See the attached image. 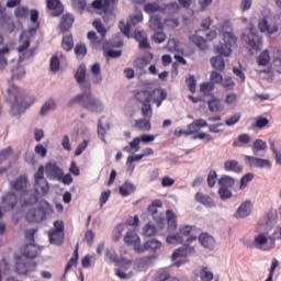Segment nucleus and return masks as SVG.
<instances>
[{
  "mask_svg": "<svg viewBox=\"0 0 281 281\" xmlns=\"http://www.w3.org/2000/svg\"><path fill=\"white\" fill-rule=\"evenodd\" d=\"M227 30H231V32H234V24H232V21L229 19H225L220 27H218V32L220 34H225V32H229Z\"/></svg>",
  "mask_w": 281,
  "mask_h": 281,
  "instance_id": "nucleus-56",
  "label": "nucleus"
},
{
  "mask_svg": "<svg viewBox=\"0 0 281 281\" xmlns=\"http://www.w3.org/2000/svg\"><path fill=\"white\" fill-rule=\"evenodd\" d=\"M186 83L190 93H196V77L194 75H189V77L186 79Z\"/></svg>",
  "mask_w": 281,
  "mask_h": 281,
  "instance_id": "nucleus-54",
  "label": "nucleus"
},
{
  "mask_svg": "<svg viewBox=\"0 0 281 281\" xmlns=\"http://www.w3.org/2000/svg\"><path fill=\"white\" fill-rule=\"evenodd\" d=\"M140 111H142V115L144 117H147V120H151V117H153V105H150V102L143 103V105L140 108Z\"/></svg>",
  "mask_w": 281,
  "mask_h": 281,
  "instance_id": "nucleus-58",
  "label": "nucleus"
},
{
  "mask_svg": "<svg viewBox=\"0 0 281 281\" xmlns=\"http://www.w3.org/2000/svg\"><path fill=\"white\" fill-rule=\"evenodd\" d=\"M119 192L121 196H131L135 192V184L130 180H126L123 186L120 187Z\"/></svg>",
  "mask_w": 281,
  "mask_h": 281,
  "instance_id": "nucleus-37",
  "label": "nucleus"
},
{
  "mask_svg": "<svg viewBox=\"0 0 281 281\" xmlns=\"http://www.w3.org/2000/svg\"><path fill=\"white\" fill-rule=\"evenodd\" d=\"M49 111H56V100H54V99H48L43 104V106L40 111V115H42V117H45V115H47V113H49Z\"/></svg>",
  "mask_w": 281,
  "mask_h": 281,
  "instance_id": "nucleus-40",
  "label": "nucleus"
},
{
  "mask_svg": "<svg viewBox=\"0 0 281 281\" xmlns=\"http://www.w3.org/2000/svg\"><path fill=\"white\" fill-rule=\"evenodd\" d=\"M269 63H271V55L269 53V49L266 48L257 57V65L259 67H267V65H269Z\"/></svg>",
  "mask_w": 281,
  "mask_h": 281,
  "instance_id": "nucleus-38",
  "label": "nucleus"
},
{
  "mask_svg": "<svg viewBox=\"0 0 281 281\" xmlns=\"http://www.w3.org/2000/svg\"><path fill=\"white\" fill-rule=\"evenodd\" d=\"M251 144V135L247 133L239 134L238 137L233 142L234 148H243V146Z\"/></svg>",
  "mask_w": 281,
  "mask_h": 281,
  "instance_id": "nucleus-32",
  "label": "nucleus"
},
{
  "mask_svg": "<svg viewBox=\"0 0 281 281\" xmlns=\"http://www.w3.org/2000/svg\"><path fill=\"white\" fill-rule=\"evenodd\" d=\"M40 252L41 248L34 243L26 244L21 248L22 256H24V258H30V260H34Z\"/></svg>",
  "mask_w": 281,
  "mask_h": 281,
  "instance_id": "nucleus-19",
  "label": "nucleus"
},
{
  "mask_svg": "<svg viewBox=\"0 0 281 281\" xmlns=\"http://www.w3.org/2000/svg\"><path fill=\"white\" fill-rule=\"evenodd\" d=\"M194 201L200 203V205H204V207H216V202L210 196L201 191H198L194 195Z\"/></svg>",
  "mask_w": 281,
  "mask_h": 281,
  "instance_id": "nucleus-21",
  "label": "nucleus"
},
{
  "mask_svg": "<svg viewBox=\"0 0 281 281\" xmlns=\"http://www.w3.org/2000/svg\"><path fill=\"white\" fill-rule=\"evenodd\" d=\"M46 177L50 179V181H58L61 179L63 175H65V171H63V168L58 166L56 162H47L45 167Z\"/></svg>",
  "mask_w": 281,
  "mask_h": 281,
  "instance_id": "nucleus-15",
  "label": "nucleus"
},
{
  "mask_svg": "<svg viewBox=\"0 0 281 281\" xmlns=\"http://www.w3.org/2000/svg\"><path fill=\"white\" fill-rule=\"evenodd\" d=\"M190 41H192L200 52H205L207 49V40L203 36L194 34L193 36H190Z\"/></svg>",
  "mask_w": 281,
  "mask_h": 281,
  "instance_id": "nucleus-35",
  "label": "nucleus"
},
{
  "mask_svg": "<svg viewBox=\"0 0 281 281\" xmlns=\"http://www.w3.org/2000/svg\"><path fill=\"white\" fill-rule=\"evenodd\" d=\"M149 26L154 32H157V30H162L164 29V23H161V16L159 15H154L149 20Z\"/></svg>",
  "mask_w": 281,
  "mask_h": 281,
  "instance_id": "nucleus-48",
  "label": "nucleus"
},
{
  "mask_svg": "<svg viewBox=\"0 0 281 281\" xmlns=\"http://www.w3.org/2000/svg\"><path fill=\"white\" fill-rule=\"evenodd\" d=\"M50 245H63L65 243V233L58 231H52L48 234Z\"/></svg>",
  "mask_w": 281,
  "mask_h": 281,
  "instance_id": "nucleus-34",
  "label": "nucleus"
},
{
  "mask_svg": "<svg viewBox=\"0 0 281 281\" xmlns=\"http://www.w3.org/2000/svg\"><path fill=\"white\" fill-rule=\"evenodd\" d=\"M0 26L8 34H12V32H14V29H15L12 18H10L8 14H2L0 16Z\"/></svg>",
  "mask_w": 281,
  "mask_h": 281,
  "instance_id": "nucleus-28",
  "label": "nucleus"
},
{
  "mask_svg": "<svg viewBox=\"0 0 281 281\" xmlns=\"http://www.w3.org/2000/svg\"><path fill=\"white\" fill-rule=\"evenodd\" d=\"M148 249H151V251H156V249H161V241L157 239L147 240L144 246H140V248H136V251L138 254H144V251H148Z\"/></svg>",
  "mask_w": 281,
  "mask_h": 281,
  "instance_id": "nucleus-29",
  "label": "nucleus"
},
{
  "mask_svg": "<svg viewBox=\"0 0 281 281\" xmlns=\"http://www.w3.org/2000/svg\"><path fill=\"white\" fill-rule=\"evenodd\" d=\"M36 262L30 259H19L15 262V273H19V276H25L26 273H32V271H36Z\"/></svg>",
  "mask_w": 281,
  "mask_h": 281,
  "instance_id": "nucleus-14",
  "label": "nucleus"
},
{
  "mask_svg": "<svg viewBox=\"0 0 281 281\" xmlns=\"http://www.w3.org/2000/svg\"><path fill=\"white\" fill-rule=\"evenodd\" d=\"M225 172H235V175H240L243 172V166L238 162V160H226L224 162Z\"/></svg>",
  "mask_w": 281,
  "mask_h": 281,
  "instance_id": "nucleus-27",
  "label": "nucleus"
},
{
  "mask_svg": "<svg viewBox=\"0 0 281 281\" xmlns=\"http://www.w3.org/2000/svg\"><path fill=\"white\" fill-rule=\"evenodd\" d=\"M151 262H153V259L150 257H143L137 260L136 265L140 269V271H146V269L150 267Z\"/></svg>",
  "mask_w": 281,
  "mask_h": 281,
  "instance_id": "nucleus-57",
  "label": "nucleus"
},
{
  "mask_svg": "<svg viewBox=\"0 0 281 281\" xmlns=\"http://www.w3.org/2000/svg\"><path fill=\"white\" fill-rule=\"evenodd\" d=\"M37 209H30L26 212L25 220L29 223H43L47 218V211L49 210V202L41 200Z\"/></svg>",
  "mask_w": 281,
  "mask_h": 281,
  "instance_id": "nucleus-6",
  "label": "nucleus"
},
{
  "mask_svg": "<svg viewBox=\"0 0 281 281\" xmlns=\"http://www.w3.org/2000/svg\"><path fill=\"white\" fill-rule=\"evenodd\" d=\"M125 229L126 225H124V223L116 225L112 235V240H114V243H119V240L122 239V234H124Z\"/></svg>",
  "mask_w": 281,
  "mask_h": 281,
  "instance_id": "nucleus-47",
  "label": "nucleus"
},
{
  "mask_svg": "<svg viewBox=\"0 0 281 281\" xmlns=\"http://www.w3.org/2000/svg\"><path fill=\"white\" fill-rule=\"evenodd\" d=\"M269 20L267 19V16H262L261 19H259L258 22V27L259 31L261 32V34H267V32H269Z\"/></svg>",
  "mask_w": 281,
  "mask_h": 281,
  "instance_id": "nucleus-60",
  "label": "nucleus"
},
{
  "mask_svg": "<svg viewBox=\"0 0 281 281\" xmlns=\"http://www.w3.org/2000/svg\"><path fill=\"white\" fill-rule=\"evenodd\" d=\"M105 260H110V262H120V259H117V252L115 251V248H108L105 250Z\"/></svg>",
  "mask_w": 281,
  "mask_h": 281,
  "instance_id": "nucleus-59",
  "label": "nucleus"
},
{
  "mask_svg": "<svg viewBox=\"0 0 281 281\" xmlns=\"http://www.w3.org/2000/svg\"><path fill=\"white\" fill-rule=\"evenodd\" d=\"M12 190L20 192L21 194L27 192V177L20 176L15 180L10 182Z\"/></svg>",
  "mask_w": 281,
  "mask_h": 281,
  "instance_id": "nucleus-23",
  "label": "nucleus"
},
{
  "mask_svg": "<svg viewBox=\"0 0 281 281\" xmlns=\"http://www.w3.org/2000/svg\"><path fill=\"white\" fill-rule=\"evenodd\" d=\"M261 150H267V142L257 138L255 139L252 145V153L254 155H258V153H260Z\"/></svg>",
  "mask_w": 281,
  "mask_h": 281,
  "instance_id": "nucleus-51",
  "label": "nucleus"
},
{
  "mask_svg": "<svg viewBox=\"0 0 281 281\" xmlns=\"http://www.w3.org/2000/svg\"><path fill=\"white\" fill-rule=\"evenodd\" d=\"M74 21H76V18H74V14L71 13L64 14L59 23L60 32H69V30L74 27Z\"/></svg>",
  "mask_w": 281,
  "mask_h": 281,
  "instance_id": "nucleus-24",
  "label": "nucleus"
},
{
  "mask_svg": "<svg viewBox=\"0 0 281 281\" xmlns=\"http://www.w3.org/2000/svg\"><path fill=\"white\" fill-rule=\"evenodd\" d=\"M192 254H196V249L194 247H188V245H183L182 247L177 248V268L182 267V265H188L190 262L189 256H192Z\"/></svg>",
  "mask_w": 281,
  "mask_h": 281,
  "instance_id": "nucleus-12",
  "label": "nucleus"
},
{
  "mask_svg": "<svg viewBox=\"0 0 281 281\" xmlns=\"http://www.w3.org/2000/svg\"><path fill=\"white\" fill-rule=\"evenodd\" d=\"M278 223V213L269 212L267 214L266 218V228H267V234L276 227V224Z\"/></svg>",
  "mask_w": 281,
  "mask_h": 281,
  "instance_id": "nucleus-41",
  "label": "nucleus"
},
{
  "mask_svg": "<svg viewBox=\"0 0 281 281\" xmlns=\"http://www.w3.org/2000/svg\"><path fill=\"white\" fill-rule=\"evenodd\" d=\"M35 177V188H38L42 194H49V182L45 180V167L42 165L38 167Z\"/></svg>",
  "mask_w": 281,
  "mask_h": 281,
  "instance_id": "nucleus-13",
  "label": "nucleus"
},
{
  "mask_svg": "<svg viewBox=\"0 0 281 281\" xmlns=\"http://www.w3.org/2000/svg\"><path fill=\"white\" fill-rule=\"evenodd\" d=\"M124 243L125 245H128V247L133 246L135 251H137V249H142V240L135 231H128L125 234Z\"/></svg>",
  "mask_w": 281,
  "mask_h": 281,
  "instance_id": "nucleus-18",
  "label": "nucleus"
},
{
  "mask_svg": "<svg viewBox=\"0 0 281 281\" xmlns=\"http://www.w3.org/2000/svg\"><path fill=\"white\" fill-rule=\"evenodd\" d=\"M217 194H218L221 201H229V199H232L234 196V192H232L227 188H221V187L217 190Z\"/></svg>",
  "mask_w": 281,
  "mask_h": 281,
  "instance_id": "nucleus-52",
  "label": "nucleus"
},
{
  "mask_svg": "<svg viewBox=\"0 0 281 281\" xmlns=\"http://www.w3.org/2000/svg\"><path fill=\"white\" fill-rule=\"evenodd\" d=\"M200 276H201L202 281H212V280H214V272L209 271L207 267L202 268V270L200 272Z\"/></svg>",
  "mask_w": 281,
  "mask_h": 281,
  "instance_id": "nucleus-63",
  "label": "nucleus"
},
{
  "mask_svg": "<svg viewBox=\"0 0 281 281\" xmlns=\"http://www.w3.org/2000/svg\"><path fill=\"white\" fill-rule=\"evenodd\" d=\"M268 234L269 233H259L257 236H255L252 245L256 249L265 251V247H267L266 245H269V238L267 237Z\"/></svg>",
  "mask_w": 281,
  "mask_h": 281,
  "instance_id": "nucleus-26",
  "label": "nucleus"
},
{
  "mask_svg": "<svg viewBox=\"0 0 281 281\" xmlns=\"http://www.w3.org/2000/svg\"><path fill=\"white\" fill-rule=\"evenodd\" d=\"M214 83H211V81L203 82L200 85V93H203V95L205 97L211 95V100L207 101L209 111L211 113H220L221 111H223V109H225V106L221 105V99L212 94V91H214Z\"/></svg>",
  "mask_w": 281,
  "mask_h": 281,
  "instance_id": "nucleus-5",
  "label": "nucleus"
},
{
  "mask_svg": "<svg viewBox=\"0 0 281 281\" xmlns=\"http://www.w3.org/2000/svg\"><path fill=\"white\" fill-rule=\"evenodd\" d=\"M217 186H220V188L231 189L233 186H236V178H234L229 175H223L217 180Z\"/></svg>",
  "mask_w": 281,
  "mask_h": 281,
  "instance_id": "nucleus-31",
  "label": "nucleus"
},
{
  "mask_svg": "<svg viewBox=\"0 0 281 281\" xmlns=\"http://www.w3.org/2000/svg\"><path fill=\"white\" fill-rule=\"evenodd\" d=\"M145 12L153 14V12H161L162 14H168L169 19L172 21L173 25H177V2H170L165 4L162 8L155 3L145 4Z\"/></svg>",
  "mask_w": 281,
  "mask_h": 281,
  "instance_id": "nucleus-7",
  "label": "nucleus"
},
{
  "mask_svg": "<svg viewBox=\"0 0 281 281\" xmlns=\"http://www.w3.org/2000/svg\"><path fill=\"white\" fill-rule=\"evenodd\" d=\"M41 189H38L37 187H35V190H30L24 192L22 199H23V205H25L26 207H30V205H36V203H38V191Z\"/></svg>",
  "mask_w": 281,
  "mask_h": 281,
  "instance_id": "nucleus-20",
  "label": "nucleus"
},
{
  "mask_svg": "<svg viewBox=\"0 0 281 281\" xmlns=\"http://www.w3.org/2000/svg\"><path fill=\"white\" fill-rule=\"evenodd\" d=\"M7 102H9L11 106V115L16 117V115H21V113H25L26 109H30L32 104H34L35 100L32 98V101L27 103V97L21 92V89L15 85H11L7 89Z\"/></svg>",
  "mask_w": 281,
  "mask_h": 281,
  "instance_id": "nucleus-1",
  "label": "nucleus"
},
{
  "mask_svg": "<svg viewBox=\"0 0 281 281\" xmlns=\"http://www.w3.org/2000/svg\"><path fill=\"white\" fill-rule=\"evenodd\" d=\"M117 1L120 0H93L92 1V8L94 10H109V8H111V3L113 5H115V3H117Z\"/></svg>",
  "mask_w": 281,
  "mask_h": 281,
  "instance_id": "nucleus-33",
  "label": "nucleus"
},
{
  "mask_svg": "<svg viewBox=\"0 0 281 281\" xmlns=\"http://www.w3.org/2000/svg\"><path fill=\"white\" fill-rule=\"evenodd\" d=\"M216 181H218V173L216 170L211 169L206 178L209 188H214V186H216Z\"/></svg>",
  "mask_w": 281,
  "mask_h": 281,
  "instance_id": "nucleus-55",
  "label": "nucleus"
},
{
  "mask_svg": "<svg viewBox=\"0 0 281 281\" xmlns=\"http://www.w3.org/2000/svg\"><path fill=\"white\" fill-rule=\"evenodd\" d=\"M11 78L12 80H22V78H25V67L21 65L13 66L11 70Z\"/></svg>",
  "mask_w": 281,
  "mask_h": 281,
  "instance_id": "nucleus-42",
  "label": "nucleus"
},
{
  "mask_svg": "<svg viewBox=\"0 0 281 281\" xmlns=\"http://www.w3.org/2000/svg\"><path fill=\"white\" fill-rule=\"evenodd\" d=\"M19 42H20V46L18 47V52L19 54H23V52H25V49L30 47V43H31L30 36H27V32L23 31L20 34Z\"/></svg>",
  "mask_w": 281,
  "mask_h": 281,
  "instance_id": "nucleus-39",
  "label": "nucleus"
},
{
  "mask_svg": "<svg viewBox=\"0 0 281 281\" xmlns=\"http://www.w3.org/2000/svg\"><path fill=\"white\" fill-rule=\"evenodd\" d=\"M74 104H79L81 109H85L89 113L99 114L104 111V103L93 94H77L70 99L68 106L71 108Z\"/></svg>",
  "mask_w": 281,
  "mask_h": 281,
  "instance_id": "nucleus-2",
  "label": "nucleus"
},
{
  "mask_svg": "<svg viewBox=\"0 0 281 281\" xmlns=\"http://www.w3.org/2000/svg\"><path fill=\"white\" fill-rule=\"evenodd\" d=\"M223 36V42H220L218 45H216L215 47H223V50L226 52L227 56H232V53L234 52L232 49L233 45H236V43L238 42V37H236V35L234 34V31H228V32H224L222 33Z\"/></svg>",
  "mask_w": 281,
  "mask_h": 281,
  "instance_id": "nucleus-10",
  "label": "nucleus"
},
{
  "mask_svg": "<svg viewBox=\"0 0 281 281\" xmlns=\"http://www.w3.org/2000/svg\"><path fill=\"white\" fill-rule=\"evenodd\" d=\"M135 98L137 102H140V104H147L148 102H150V91L140 90L135 94Z\"/></svg>",
  "mask_w": 281,
  "mask_h": 281,
  "instance_id": "nucleus-45",
  "label": "nucleus"
},
{
  "mask_svg": "<svg viewBox=\"0 0 281 281\" xmlns=\"http://www.w3.org/2000/svg\"><path fill=\"white\" fill-rule=\"evenodd\" d=\"M16 203H19L16 193L8 192L2 195V207L5 212H12L16 207Z\"/></svg>",
  "mask_w": 281,
  "mask_h": 281,
  "instance_id": "nucleus-17",
  "label": "nucleus"
},
{
  "mask_svg": "<svg viewBox=\"0 0 281 281\" xmlns=\"http://www.w3.org/2000/svg\"><path fill=\"white\" fill-rule=\"evenodd\" d=\"M79 85L80 89H81V93H79V95H93V92L91 91V81L89 80H83Z\"/></svg>",
  "mask_w": 281,
  "mask_h": 281,
  "instance_id": "nucleus-53",
  "label": "nucleus"
},
{
  "mask_svg": "<svg viewBox=\"0 0 281 281\" xmlns=\"http://www.w3.org/2000/svg\"><path fill=\"white\" fill-rule=\"evenodd\" d=\"M135 126L136 128H138V131L143 132H148L153 128V126L150 125V119H140L135 122Z\"/></svg>",
  "mask_w": 281,
  "mask_h": 281,
  "instance_id": "nucleus-46",
  "label": "nucleus"
},
{
  "mask_svg": "<svg viewBox=\"0 0 281 281\" xmlns=\"http://www.w3.org/2000/svg\"><path fill=\"white\" fill-rule=\"evenodd\" d=\"M155 281H177V278H171L169 272L162 271L156 276Z\"/></svg>",
  "mask_w": 281,
  "mask_h": 281,
  "instance_id": "nucleus-64",
  "label": "nucleus"
},
{
  "mask_svg": "<svg viewBox=\"0 0 281 281\" xmlns=\"http://www.w3.org/2000/svg\"><path fill=\"white\" fill-rule=\"evenodd\" d=\"M211 85H221L223 82V75L217 70H213L210 76Z\"/></svg>",
  "mask_w": 281,
  "mask_h": 281,
  "instance_id": "nucleus-61",
  "label": "nucleus"
},
{
  "mask_svg": "<svg viewBox=\"0 0 281 281\" xmlns=\"http://www.w3.org/2000/svg\"><path fill=\"white\" fill-rule=\"evenodd\" d=\"M251 216V200L244 201L234 214L235 218H247Z\"/></svg>",
  "mask_w": 281,
  "mask_h": 281,
  "instance_id": "nucleus-22",
  "label": "nucleus"
},
{
  "mask_svg": "<svg viewBox=\"0 0 281 281\" xmlns=\"http://www.w3.org/2000/svg\"><path fill=\"white\" fill-rule=\"evenodd\" d=\"M196 235H189L187 236V239L183 240V236L180 235L179 233H177V245H187L188 247H194V246H191L192 243H194V240H196Z\"/></svg>",
  "mask_w": 281,
  "mask_h": 281,
  "instance_id": "nucleus-44",
  "label": "nucleus"
},
{
  "mask_svg": "<svg viewBox=\"0 0 281 281\" xmlns=\"http://www.w3.org/2000/svg\"><path fill=\"white\" fill-rule=\"evenodd\" d=\"M75 54L80 58H85L87 56V45L83 43L76 44Z\"/></svg>",
  "mask_w": 281,
  "mask_h": 281,
  "instance_id": "nucleus-62",
  "label": "nucleus"
},
{
  "mask_svg": "<svg viewBox=\"0 0 281 281\" xmlns=\"http://www.w3.org/2000/svg\"><path fill=\"white\" fill-rule=\"evenodd\" d=\"M166 98H168V92L164 89H155L150 92V100H154L157 106H161V103Z\"/></svg>",
  "mask_w": 281,
  "mask_h": 281,
  "instance_id": "nucleus-30",
  "label": "nucleus"
},
{
  "mask_svg": "<svg viewBox=\"0 0 281 281\" xmlns=\"http://www.w3.org/2000/svg\"><path fill=\"white\" fill-rule=\"evenodd\" d=\"M91 74L93 75V83L102 85V68L100 67V63H95L91 66Z\"/></svg>",
  "mask_w": 281,
  "mask_h": 281,
  "instance_id": "nucleus-36",
  "label": "nucleus"
},
{
  "mask_svg": "<svg viewBox=\"0 0 281 281\" xmlns=\"http://www.w3.org/2000/svg\"><path fill=\"white\" fill-rule=\"evenodd\" d=\"M47 8L52 10V16H60L65 12V7L60 0H47Z\"/></svg>",
  "mask_w": 281,
  "mask_h": 281,
  "instance_id": "nucleus-25",
  "label": "nucleus"
},
{
  "mask_svg": "<svg viewBox=\"0 0 281 281\" xmlns=\"http://www.w3.org/2000/svg\"><path fill=\"white\" fill-rule=\"evenodd\" d=\"M75 80H77V83L85 82L87 80V66L85 64H81L76 74H75Z\"/></svg>",
  "mask_w": 281,
  "mask_h": 281,
  "instance_id": "nucleus-43",
  "label": "nucleus"
},
{
  "mask_svg": "<svg viewBox=\"0 0 281 281\" xmlns=\"http://www.w3.org/2000/svg\"><path fill=\"white\" fill-rule=\"evenodd\" d=\"M245 162L249 168H260L266 170H271L273 168V164H271V160L256 157V156H245L244 157Z\"/></svg>",
  "mask_w": 281,
  "mask_h": 281,
  "instance_id": "nucleus-11",
  "label": "nucleus"
},
{
  "mask_svg": "<svg viewBox=\"0 0 281 281\" xmlns=\"http://www.w3.org/2000/svg\"><path fill=\"white\" fill-rule=\"evenodd\" d=\"M181 135H184V137H190V135H192L191 139L193 142L200 139V142H204L205 144H210V142L214 139L212 135L200 130L196 120H193V122L187 126V130H180L177 132V137H181Z\"/></svg>",
  "mask_w": 281,
  "mask_h": 281,
  "instance_id": "nucleus-4",
  "label": "nucleus"
},
{
  "mask_svg": "<svg viewBox=\"0 0 281 281\" xmlns=\"http://www.w3.org/2000/svg\"><path fill=\"white\" fill-rule=\"evenodd\" d=\"M198 240L204 249H207L209 251H214V248L216 247V239L214 236L210 235L207 232H202L198 236Z\"/></svg>",
  "mask_w": 281,
  "mask_h": 281,
  "instance_id": "nucleus-16",
  "label": "nucleus"
},
{
  "mask_svg": "<svg viewBox=\"0 0 281 281\" xmlns=\"http://www.w3.org/2000/svg\"><path fill=\"white\" fill-rule=\"evenodd\" d=\"M215 48V54L216 56L211 57L210 63L211 67L215 69L216 71H225V58H229L232 55H227L226 50L223 49V46L216 47Z\"/></svg>",
  "mask_w": 281,
  "mask_h": 281,
  "instance_id": "nucleus-9",
  "label": "nucleus"
},
{
  "mask_svg": "<svg viewBox=\"0 0 281 281\" xmlns=\"http://www.w3.org/2000/svg\"><path fill=\"white\" fill-rule=\"evenodd\" d=\"M61 47H64L66 52H71V49H74V36L71 34L64 35Z\"/></svg>",
  "mask_w": 281,
  "mask_h": 281,
  "instance_id": "nucleus-50",
  "label": "nucleus"
},
{
  "mask_svg": "<svg viewBox=\"0 0 281 281\" xmlns=\"http://www.w3.org/2000/svg\"><path fill=\"white\" fill-rule=\"evenodd\" d=\"M241 38L245 41L246 45L250 47L248 49L249 56H254V52L262 50V36L258 34V30L256 29V24H254V22L249 23L248 34L241 33Z\"/></svg>",
  "mask_w": 281,
  "mask_h": 281,
  "instance_id": "nucleus-3",
  "label": "nucleus"
},
{
  "mask_svg": "<svg viewBox=\"0 0 281 281\" xmlns=\"http://www.w3.org/2000/svg\"><path fill=\"white\" fill-rule=\"evenodd\" d=\"M254 172H247L239 180V190H245V188H247V186L254 181Z\"/></svg>",
  "mask_w": 281,
  "mask_h": 281,
  "instance_id": "nucleus-49",
  "label": "nucleus"
},
{
  "mask_svg": "<svg viewBox=\"0 0 281 281\" xmlns=\"http://www.w3.org/2000/svg\"><path fill=\"white\" fill-rule=\"evenodd\" d=\"M153 218L155 223L159 225L160 229H162L164 225H166V221L169 229H177V216L175 215V212L170 210L166 212V215L157 213L153 216Z\"/></svg>",
  "mask_w": 281,
  "mask_h": 281,
  "instance_id": "nucleus-8",
  "label": "nucleus"
}]
</instances>
